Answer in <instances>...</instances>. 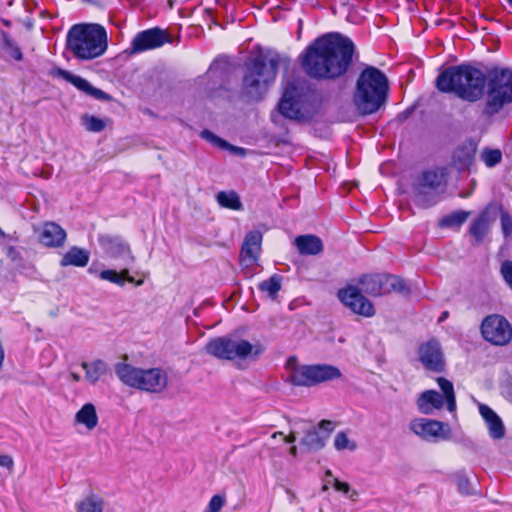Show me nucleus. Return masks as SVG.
<instances>
[{
	"label": "nucleus",
	"mask_w": 512,
	"mask_h": 512,
	"mask_svg": "<svg viewBox=\"0 0 512 512\" xmlns=\"http://www.w3.org/2000/svg\"><path fill=\"white\" fill-rule=\"evenodd\" d=\"M3 50L16 61L23 59V54L19 46L9 37L6 32L1 33Z\"/></svg>",
	"instance_id": "c9c22d12"
},
{
	"label": "nucleus",
	"mask_w": 512,
	"mask_h": 512,
	"mask_svg": "<svg viewBox=\"0 0 512 512\" xmlns=\"http://www.w3.org/2000/svg\"><path fill=\"white\" fill-rule=\"evenodd\" d=\"M469 212L465 211H457L450 215L445 216L440 221L441 227H459L461 226L468 218Z\"/></svg>",
	"instance_id": "4c0bfd02"
},
{
	"label": "nucleus",
	"mask_w": 512,
	"mask_h": 512,
	"mask_svg": "<svg viewBox=\"0 0 512 512\" xmlns=\"http://www.w3.org/2000/svg\"><path fill=\"white\" fill-rule=\"evenodd\" d=\"M225 499L220 495H214L207 506L205 512H219L224 506Z\"/></svg>",
	"instance_id": "37998d69"
},
{
	"label": "nucleus",
	"mask_w": 512,
	"mask_h": 512,
	"mask_svg": "<svg viewBox=\"0 0 512 512\" xmlns=\"http://www.w3.org/2000/svg\"><path fill=\"white\" fill-rule=\"evenodd\" d=\"M506 396H507L508 400L512 402V385L508 387V389L506 391Z\"/></svg>",
	"instance_id": "603ef678"
},
{
	"label": "nucleus",
	"mask_w": 512,
	"mask_h": 512,
	"mask_svg": "<svg viewBox=\"0 0 512 512\" xmlns=\"http://www.w3.org/2000/svg\"><path fill=\"white\" fill-rule=\"evenodd\" d=\"M449 316V312L448 311H443L438 319V322H442L444 320H446Z\"/></svg>",
	"instance_id": "3c124183"
},
{
	"label": "nucleus",
	"mask_w": 512,
	"mask_h": 512,
	"mask_svg": "<svg viewBox=\"0 0 512 512\" xmlns=\"http://www.w3.org/2000/svg\"><path fill=\"white\" fill-rule=\"evenodd\" d=\"M3 235H4V233H3V231L0 229V236H3Z\"/></svg>",
	"instance_id": "bf43d9fd"
},
{
	"label": "nucleus",
	"mask_w": 512,
	"mask_h": 512,
	"mask_svg": "<svg viewBox=\"0 0 512 512\" xmlns=\"http://www.w3.org/2000/svg\"><path fill=\"white\" fill-rule=\"evenodd\" d=\"M294 244L301 255H318L323 251L322 240L312 234L297 236Z\"/></svg>",
	"instance_id": "a878e982"
},
{
	"label": "nucleus",
	"mask_w": 512,
	"mask_h": 512,
	"mask_svg": "<svg viewBox=\"0 0 512 512\" xmlns=\"http://www.w3.org/2000/svg\"><path fill=\"white\" fill-rule=\"evenodd\" d=\"M359 284L360 291L371 296H380L391 292L407 293L409 291L406 283L399 277L393 275L376 274L363 276Z\"/></svg>",
	"instance_id": "f8f14e48"
},
{
	"label": "nucleus",
	"mask_w": 512,
	"mask_h": 512,
	"mask_svg": "<svg viewBox=\"0 0 512 512\" xmlns=\"http://www.w3.org/2000/svg\"><path fill=\"white\" fill-rule=\"evenodd\" d=\"M0 466L12 470L14 467V460L10 455H0Z\"/></svg>",
	"instance_id": "a18cd8bd"
},
{
	"label": "nucleus",
	"mask_w": 512,
	"mask_h": 512,
	"mask_svg": "<svg viewBox=\"0 0 512 512\" xmlns=\"http://www.w3.org/2000/svg\"><path fill=\"white\" fill-rule=\"evenodd\" d=\"M387 94L386 75L378 68L367 66L357 79L353 102L361 114H372L385 103Z\"/></svg>",
	"instance_id": "7ed1b4c3"
},
{
	"label": "nucleus",
	"mask_w": 512,
	"mask_h": 512,
	"mask_svg": "<svg viewBox=\"0 0 512 512\" xmlns=\"http://www.w3.org/2000/svg\"><path fill=\"white\" fill-rule=\"evenodd\" d=\"M287 381L295 386L310 387L318 383L341 377V371L332 365H299L295 356H290L285 364Z\"/></svg>",
	"instance_id": "9d476101"
},
{
	"label": "nucleus",
	"mask_w": 512,
	"mask_h": 512,
	"mask_svg": "<svg viewBox=\"0 0 512 512\" xmlns=\"http://www.w3.org/2000/svg\"><path fill=\"white\" fill-rule=\"evenodd\" d=\"M489 226L488 215L483 212L471 222L469 232L478 242H481L487 234Z\"/></svg>",
	"instance_id": "2f4dec72"
},
{
	"label": "nucleus",
	"mask_w": 512,
	"mask_h": 512,
	"mask_svg": "<svg viewBox=\"0 0 512 512\" xmlns=\"http://www.w3.org/2000/svg\"><path fill=\"white\" fill-rule=\"evenodd\" d=\"M40 243L47 247H61L66 240L65 230L55 222H46L35 229Z\"/></svg>",
	"instance_id": "aec40b11"
},
{
	"label": "nucleus",
	"mask_w": 512,
	"mask_h": 512,
	"mask_svg": "<svg viewBox=\"0 0 512 512\" xmlns=\"http://www.w3.org/2000/svg\"><path fill=\"white\" fill-rule=\"evenodd\" d=\"M7 255L13 261H16L17 259H19V253L14 247L8 248Z\"/></svg>",
	"instance_id": "de8ad7c7"
},
{
	"label": "nucleus",
	"mask_w": 512,
	"mask_h": 512,
	"mask_svg": "<svg viewBox=\"0 0 512 512\" xmlns=\"http://www.w3.org/2000/svg\"><path fill=\"white\" fill-rule=\"evenodd\" d=\"M99 277L102 280L109 281L119 286H123L125 281L135 283L136 286L143 284V280L135 281L134 277L129 275V271L126 268L122 269L120 272L112 269L103 270L100 272Z\"/></svg>",
	"instance_id": "7c9ffc66"
},
{
	"label": "nucleus",
	"mask_w": 512,
	"mask_h": 512,
	"mask_svg": "<svg viewBox=\"0 0 512 512\" xmlns=\"http://www.w3.org/2000/svg\"><path fill=\"white\" fill-rule=\"evenodd\" d=\"M262 243V234L259 231H251L249 232L242 244L241 248V257L242 259L249 263L253 264L257 261Z\"/></svg>",
	"instance_id": "5701e85b"
},
{
	"label": "nucleus",
	"mask_w": 512,
	"mask_h": 512,
	"mask_svg": "<svg viewBox=\"0 0 512 512\" xmlns=\"http://www.w3.org/2000/svg\"><path fill=\"white\" fill-rule=\"evenodd\" d=\"M51 75L61 77L65 81L75 86L78 90L86 93L87 95L97 100H110V96L103 90L93 87L86 79L74 75L67 70L61 68H54L51 70Z\"/></svg>",
	"instance_id": "dca6fc26"
},
{
	"label": "nucleus",
	"mask_w": 512,
	"mask_h": 512,
	"mask_svg": "<svg viewBox=\"0 0 512 512\" xmlns=\"http://www.w3.org/2000/svg\"><path fill=\"white\" fill-rule=\"evenodd\" d=\"M107 33L99 24H75L67 33L66 48L80 60H92L107 49Z\"/></svg>",
	"instance_id": "39448f33"
},
{
	"label": "nucleus",
	"mask_w": 512,
	"mask_h": 512,
	"mask_svg": "<svg viewBox=\"0 0 512 512\" xmlns=\"http://www.w3.org/2000/svg\"><path fill=\"white\" fill-rule=\"evenodd\" d=\"M106 506L105 500L94 493H91L75 504L77 512H104Z\"/></svg>",
	"instance_id": "c756f323"
},
{
	"label": "nucleus",
	"mask_w": 512,
	"mask_h": 512,
	"mask_svg": "<svg viewBox=\"0 0 512 512\" xmlns=\"http://www.w3.org/2000/svg\"><path fill=\"white\" fill-rule=\"evenodd\" d=\"M410 429L424 440L440 437L443 423L437 420L417 418L410 422Z\"/></svg>",
	"instance_id": "412c9836"
},
{
	"label": "nucleus",
	"mask_w": 512,
	"mask_h": 512,
	"mask_svg": "<svg viewBox=\"0 0 512 512\" xmlns=\"http://www.w3.org/2000/svg\"><path fill=\"white\" fill-rule=\"evenodd\" d=\"M70 377L73 382H79L81 380V376L76 372H71Z\"/></svg>",
	"instance_id": "8fccbe9b"
},
{
	"label": "nucleus",
	"mask_w": 512,
	"mask_h": 512,
	"mask_svg": "<svg viewBox=\"0 0 512 512\" xmlns=\"http://www.w3.org/2000/svg\"><path fill=\"white\" fill-rule=\"evenodd\" d=\"M98 415L94 404L86 403L75 414V423L86 427L91 431L98 425Z\"/></svg>",
	"instance_id": "cd10ccee"
},
{
	"label": "nucleus",
	"mask_w": 512,
	"mask_h": 512,
	"mask_svg": "<svg viewBox=\"0 0 512 512\" xmlns=\"http://www.w3.org/2000/svg\"><path fill=\"white\" fill-rule=\"evenodd\" d=\"M281 115L299 122L309 121L316 113L313 92L305 80L288 83L278 104Z\"/></svg>",
	"instance_id": "423d86ee"
},
{
	"label": "nucleus",
	"mask_w": 512,
	"mask_h": 512,
	"mask_svg": "<svg viewBox=\"0 0 512 512\" xmlns=\"http://www.w3.org/2000/svg\"><path fill=\"white\" fill-rule=\"evenodd\" d=\"M419 359L425 368L440 372L444 368L443 353L435 340L422 344L419 348Z\"/></svg>",
	"instance_id": "a211bd4d"
},
{
	"label": "nucleus",
	"mask_w": 512,
	"mask_h": 512,
	"mask_svg": "<svg viewBox=\"0 0 512 512\" xmlns=\"http://www.w3.org/2000/svg\"><path fill=\"white\" fill-rule=\"evenodd\" d=\"M479 412L486 423L489 436L494 440L503 439L505 436V426L501 418L485 404L479 406Z\"/></svg>",
	"instance_id": "4be33fe9"
},
{
	"label": "nucleus",
	"mask_w": 512,
	"mask_h": 512,
	"mask_svg": "<svg viewBox=\"0 0 512 512\" xmlns=\"http://www.w3.org/2000/svg\"><path fill=\"white\" fill-rule=\"evenodd\" d=\"M280 436H283L282 432H275V433H273L272 438H276V437H280Z\"/></svg>",
	"instance_id": "4d7b16f0"
},
{
	"label": "nucleus",
	"mask_w": 512,
	"mask_h": 512,
	"mask_svg": "<svg viewBox=\"0 0 512 512\" xmlns=\"http://www.w3.org/2000/svg\"><path fill=\"white\" fill-rule=\"evenodd\" d=\"M486 100L483 113L493 116L512 103V70L497 68L486 76Z\"/></svg>",
	"instance_id": "6e6552de"
},
{
	"label": "nucleus",
	"mask_w": 512,
	"mask_h": 512,
	"mask_svg": "<svg viewBox=\"0 0 512 512\" xmlns=\"http://www.w3.org/2000/svg\"><path fill=\"white\" fill-rule=\"evenodd\" d=\"M281 58L278 54H260L246 63L243 77V93L254 100H259L267 92L277 76Z\"/></svg>",
	"instance_id": "20e7f679"
},
{
	"label": "nucleus",
	"mask_w": 512,
	"mask_h": 512,
	"mask_svg": "<svg viewBox=\"0 0 512 512\" xmlns=\"http://www.w3.org/2000/svg\"><path fill=\"white\" fill-rule=\"evenodd\" d=\"M355 46L339 33L317 38L302 56V67L315 79H334L345 74L351 65Z\"/></svg>",
	"instance_id": "f257e3e1"
},
{
	"label": "nucleus",
	"mask_w": 512,
	"mask_h": 512,
	"mask_svg": "<svg viewBox=\"0 0 512 512\" xmlns=\"http://www.w3.org/2000/svg\"><path fill=\"white\" fill-rule=\"evenodd\" d=\"M357 495H358V494H357V492H356V491H353V493L350 495V498H351L352 500H355V498H354V497H355V496H357Z\"/></svg>",
	"instance_id": "13d9d810"
},
{
	"label": "nucleus",
	"mask_w": 512,
	"mask_h": 512,
	"mask_svg": "<svg viewBox=\"0 0 512 512\" xmlns=\"http://www.w3.org/2000/svg\"><path fill=\"white\" fill-rule=\"evenodd\" d=\"M99 242L110 257L121 259L124 265H130L134 262L135 258L129 246L121 239L102 236L99 238Z\"/></svg>",
	"instance_id": "6ab92c4d"
},
{
	"label": "nucleus",
	"mask_w": 512,
	"mask_h": 512,
	"mask_svg": "<svg viewBox=\"0 0 512 512\" xmlns=\"http://www.w3.org/2000/svg\"><path fill=\"white\" fill-rule=\"evenodd\" d=\"M329 483H330V482L325 483V484L322 486V491H324V492H325V491H328V489H329Z\"/></svg>",
	"instance_id": "6e6d98bb"
},
{
	"label": "nucleus",
	"mask_w": 512,
	"mask_h": 512,
	"mask_svg": "<svg viewBox=\"0 0 512 512\" xmlns=\"http://www.w3.org/2000/svg\"><path fill=\"white\" fill-rule=\"evenodd\" d=\"M206 352L218 359L232 361V337H217L206 345Z\"/></svg>",
	"instance_id": "393cba45"
},
{
	"label": "nucleus",
	"mask_w": 512,
	"mask_h": 512,
	"mask_svg": "<svg viewBox=\"0 0 512 512\" xmlns=\"http://www.w3.org/2000/svg\"><path fill=\"white\" fill-rule=\"evenodd\" d=\"M481 159L487 167L492 168L501 162L502 152L499 149H484Z\"/></svg>",
	"instance_id": "ea45409f"
},
{
	"label": "nucleus",
	"mask_w": 512,
	"mask_h": 512,
	"mask_svg": "<svg viewBox=\"0 0 512 512\" xmlns=\"http://www.w3.org/2000/svg\"><path fill=\"white\" fill-rule=\"evenodd\" d=\"M334 448L337 451H355L357 449V444L355 441L349 439L347 432L340 431L335 435Z\"/></svg>",
	"instance_id": "e433bc0d"
},
{
	"label": "nucleus",
	"mask_w": 512,
	"mask_h": 512,
	"mask_svg": "<svg viewBox=\"0 0 512 512\" xmlns=\"http://www.w3.org/2000/svg\"><path fill=\"white\" fill-rule=\"evenodd\" d=\"M437 383L444 394V397L435 390H427L420 394L417 399V407L423 414L430 415L435 410L443 407L444 402L450 412L456 410V398L452 382L446 378L439 377Z\"/></svg>",
	"instance_id": "9b49d317"
},
{
	"label": "nucleus",
	"mask_w": 512,
	"mask_h": 512,
	"mask_svg": "<svg viewBox=\"0 0 512 512\" xmlns=\"http://www.w3.org/2000/svg\"><path fill=\"white\" fill-rule=\"evenodd\" d=\"M296 440V436H295V433L291 432L288 436H285L284 437V441L286 443H293L295 442Z\"/></svg>",
	"instance_id": "09e8293b"
},
{
	"label": "nucleus",
	"mask_w": 512,
	"mask_h": 512,
	"mask_svg": "<svg viewBox=\"0 0 512 512\" xmlns=\"http://www.w3.org/2000/svg\"><path fill=\"white\" fill-rule=\"evenodd\" d=\"M509 4L512 6V0H508Z\"/></svg>",
	"instance_id": "052dcab7"
},
{
	"label": "nucleus",
	"mask_w": 512,
	"mask_h": 512,
	"mask_svg": "<svg viewBox=\"0 0 512 512\" xmlns=\"http://www.w3.org/2000/svg\"><path fill=\"white\" fill-rule=\"evenodd\" d=\"M338 297L345 306L356 314L371 317L375 313L372 303L363 296L358 287L349 286L341 289L338 292Z\"/></svg>",
	"instance_id": "2eb2a0df"
},
{
	"label": "nucleus",
	"mask_w": 512,
	"mask_h": 512,
	"mask_svg": "<svg viewBox=\"0 0 512 512\" xmlns=\"http://www.w3.org/2000/svg\"><path fill=\"white\" fill-rule=\"evenodd\" d=\"M501 223L503 232L505 233V235H509L512 229V222L510 218L506 215L502 216Z\"/></svg>",
	"instance_id": "49530a36"
},
{
	"label": "nucleus",
	"mask_w": 512,
	"mask_h": 512,
	"mask_svg": "<svg viewBox=\"0 0 512 512\" xmlns=\"http://www.w3.org/2000/svg\"><path fill=\"white\" fill-rule=\"evenodd\" d=\"M332 484L336 491L342 492L344 494H348L350 491V485L347 482H342L337 478H333Z\"/></svg>",
	"instance_id": "c03bdc74"
},
{
	"label": "nucleus",
	"mask_w": 512,
	"mask_h": 512,
	"mask_svg": "<svg viewBox=\"0 0 512 512\" xmlns=\"http://www.w3.org/2000/svg\"><path fill=\"white\" fill-rule=\"evenodd\" d=\"M81 366L85 371L84 380L91 385L96 384L107 372V364L102 360L82 362Z\"/></svg>",
	"instance_id": "c85d7f7f"
},
{
	"label": "nucleus",
	"mask_w": 512,
	"mask_h": 512,
	"mask_svg": "<svg viewBox=\"0 0 512 512\" xmlns=\"http://www.w3.org/2000/svg\"><path fill=\"white\" fill-rule=\"evenodd\" d=\"M263 349L260 344H252L248 340L232 338V360L257 358Z\"/></svg>",
	"instance_id": "b1692460"
},
{
	"label": "nucleus",
	"mask_w": 512,
	"mask_h": 512,
	"mask_svg": "<svg viewBox=\"0 0 512 512\" xmlns=\"http://www.w3.org/2000/svg\"><path fill=\"white\" fill-rule=\"evenodd\" d=\"M290 454H291L292 456H296V455H297V448H296V446H292V447L290 448Z\"/></svg>",
	"instance_id": "864d4df0"
},
{
	"label": "nucleus",
	"mask_w": 512,
	"mask_h": 512,
	"mask_svg": "<svg viewBox=\"0 0 512 512\" xmlns=\"http://www.w3.org/2000/svg\"><path fill=\"white\" fill-rule=\"evenodd\" d=\"M325 476H326V477L333 478L332 471H331V470H326V472H325Z\"/></svg>",
	"instance_id": "5fc2aeb1"
},
{
	"label": "nucleus",
	"mask_w": 512,
	"mask_h": 512,
	"mask_svg": "<svg viewBox=\"0 0 512 512\" xmlns=\"http://www.w3.org/2000/svg\"><path fill=\"white\" fill-rule=\"evenodd\" d=\"M281 285L282 276L274 274L268 280L259 283L258 288L260 291L267 293V295L274 300L281 289Z\"/></svg>",
	"instance_id": "f704fd0d"
},
{
	"label": "nucleus",
	"mask_w": 512,
	"mask_h": 512,
	"mask_svg": "<svg viewBox=\"0 0 512 512\" xmlns=\"http://www.w3.org/2000/svg\"><path fill=\"white\" fill-rule=\"evenodd\" d=\"M218 204L227 209L241 210L242 203L238 194L234 191H221L216 195Z\"/></svg>",
	"instance_id": "473e14b6"
},
{
	"label": "nucleus",
	"mask_w": 512,
	"mask_h": 512,
	"mask_svg": "<svg viewBox=\"0 0 512 512\" xmlns=\"http://www.w3.org/2000/svg\"><path fill=\"white\" fill-rule=\"evenodd\" d=\"M500 274L505 283L512 289V261L505 260L500 267Z\"/></svg>",
	"instance_id": "79ce46f5"
},
{
	"label": "nucleus",
	"mask_w": 512,
	"mask_h": 512,
	"mask_svg": "<svg viewBox=\"0 0 512 512\" xmlns=\"http://www.w3.org/2000/svg\"><path fill=\"white\" fill-rule=\"evenodd\" d=\"M318 427L322 432L316 428L309 429L301 440V444L308 450H321L326 445L330 433L334 430V424L330 420H321Z\"/></svg>",
	"instance_id": "f3484780"
},
{
	"label": "nucleus",
	"mask_w": 512,
	"mask_h": 512,
	"mask_svg": "<svg viewBox=\"0 0 512 512\" xmlns=\"http://www.w3.org/2000/svg\"><path fill=\"white\" fill-rule=\"evenodd\" d=\"M447 175L444 167L427 169L418 174L412 184L415 203L423 208L437 203L439 195L445 191Z\"/></svg>",
	"instance_id": "1a4fd4ad"
},
{
	"label": "nucleus",
	"mask_w": 512,
	"mask_h": 512,
	"mask_svg": "<svg viewBox=\"0 0 512 512\" xmlns=\"http://www.w3.org/2000/svg\"><path fill=\"white\" fill-rule=\"evenodd\" d=\"M201 137L221 149H227L235 154L245 155L244 148L233 146V145L229 144L228 142H226L222 138L216 136L214 133H212L209 130L202 131Z\"/></svg>",
	"instance_id": "72a5a7b5"
},
{
	"label": "nucleus",
	"mask_w": 512,
	"mask_h": 512,
	"mask_svg": "<svg viewBox=\"0 0 512 512\" xmlns=\"http://www.w3.org/2000/svg\"><path fill=\"white\" fill-rule=\"evenodd\" d=\"M89 258L90 253L88 250L74 246L63 255L60 265L62 267H85L89 262Z\"/></svg>",
	"instance_id": "bb28decb"
},
{
	"label": "nucleus",
	"mask_w": 512,
	"mask_h": 512,
	"mask_svg": "<svg viewBox=\"0 0 512 512\" xmlns=\"http://www.w3.org/2000/svg\"><path fill=\"white\" fill-rule=\"evenodd\" d=\"M481 334L491 344L504 346L512 340V326L504 316L489 315L481 323Z\"/></svg>",
	"instance_id": "ddd939ff"
},
{
	"label": "nucleus",
	"mask_w": 512,
	"mask_h": 512,
	"mask_svg": "<svg viewBox=\"0 0 512 512\" xmlns=\"http://www.w3.org/2000/svg\"><path fill=\"white\" fill-rule=\"evenodd\" d=\"M85 128L90 132H101L105 129V122L91 115H85L82 118Z\"/></svg>",
	"instance_id": "a19ab883"
},
{
	"label": "nucleus",
	"mask_w": 512,
	"mask_h": 512,
	"mask_svg": "<svg viewBox=\"0 0 512 512\" xmlns=\"http://www.w3.org/2000/svg\"><path fill=\"white\" fill-rule=\"evenodd\" d=\"M115 373L125 385L150 393H161L168 384V375L161 368L142 369L118 363Z\"/></svg>",
	"instance_id": "0eeeda50"
},
{
	"label": "nucleus",
	"mask_w": 512,
	"mask_h": 512,
	"mask_svg": "<svg viewBox=\"0 0 512 512\" xmlns=\"http://www.w3.org/2000/svg\"><path fill=\"white\" fill-rule=\"evenodd\" d=\"M171 36L158 27L141 31L135 35L131 43V54H138L147 50L157 49L165 43H171Z\"/></svg>",
	"instance_id": "4468645a"
},
{
	"label": "nucleus",
	"mask_w": 512,
	"mask_h": 512,
	"mask_svg": "<svg viewBox=\"0 0 512 512\" xmlns=\"http://www.w3.org/2000/svg\"><path fill=\"white\" fill-rule=\"evenodd\" d=\"M454 481L457 485L459 493L465 496L475 495L477 492L473 488L472 483L468 477L463 473H457L454 476Z\"/></svg>",
	"instance_id": "58836bf2"
},
{
	"label": "nucleus",
	"mask_w": 512,
	"mask_h": 512,
	"mask_svg": "<svg viewBox=\"0 0 512 512\" xmlns=\"http://www.w3.org/2000/svg\"><path fill=\"white\" fill-rule=\"evenodd\" d=\"M436 88L443 93H453L467 102H477L485 94L486 75L471 65L450 66L436 78Z\"/></svg>",
	"instance_id": "f03ea898"
}]
</instances>
